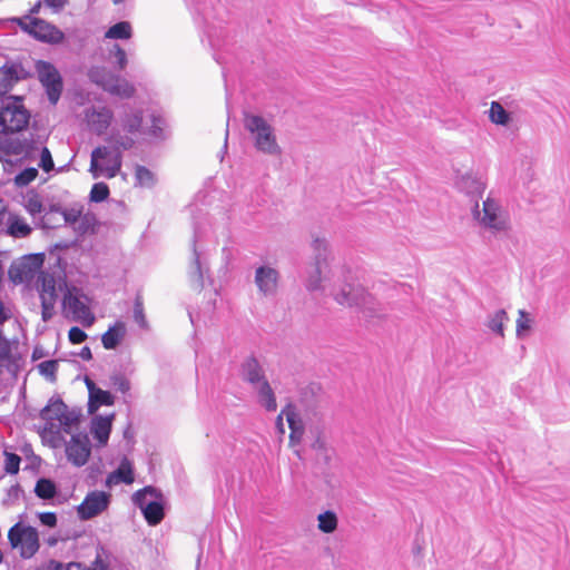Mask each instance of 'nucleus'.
Returning a JSON list of instances; mask_svg holds the SVG:
<instances>
[{"label":"nucleus","instance_id":"obj_1","mask_svg":"<svg viewBox=\"0 0 570 570\" xmlns=\"http://www.w3.org/2000/svg\"><path fill=\"white\" fill-rule=\"evenodd\" d=\"M134 135H121L119 130H112L106 138L110 145L98 146L91 151L90 173L94 178L102 174L107 178H114L118 175L122 166V151L134 148L136 141Z\"/></svg>","mask_w":570,"mask_h":570},{"label":"nucleus","instance_id":"obj_2","mask_svg":"<svg viewBox=\"0 0 570 570\" xmlns=\"http://www.w3.org/2000/svg\"><path fill=\"white\" fill-rule=\"evenodd\" d=\"M239 377L257 393V402L267 412L277 410L275 393L266 377L265 370L254 353L245 356L239 363Z\"/></svg>","mask_w":570,"mask_h":570},{"label":"nucleus","instance_id":"obj_3","mask_svg":"<svg viewBox=\"0 0 570 570\" xmlns=\"http://www.w3.org/2000/svg\"><path fill=\"white\" fill-rule=\"evenodd\" d=\"M334 299L348 307H356L370 325H375L386 316L383 306L363 286L346 283L334 294Z\"/></svg>","mask_w":570,"mask_h":570},{"label":"nucleus","instance_id":"obj_4","mask_svg":"<svg viewBox=\"0 0 570 570\" xmlns=\"http://www.w3.org/2000/svg\"><path fill=\"white\" fill-rule=\"evenodd\" d=\"M195 22L203 28L212 47L218 43L222 22L226 21L227 10L219 0H191Z\"/></svg>","mask_w":570,"mask_h":570},{"label":"nucleus","instance_id":"obj_5","mask_svg":"<svg viewBox=\"0 0 570 570\" xmlns=\"http://www.w3.org/2000/svg\"><path fill=\"white\" fill-rule=\"evenodd\" d=\"M244 128L252 135L257 151L268 156L282 155L274 128L264 117L244 111Z\"/></svg>","mask_w":570,"mask_h":570},{"label":"nucleus","instance_id":"obj_6","mask_svg":"<svg viewBox=\"0 0 570 570\" xmlns=\"http://www.w3.org/2000/svg\"><path fill=\"white\" fill-rule=\"evenodd\" d=\"M132 502L141 510L149 525H157L164 520L165 502L159 489L147 485L132 494Z\"/></svg>","mask_w":570,"mask_h":570},{"label":"nucleus","instance_id":"obj_7","mask_svg":"<svg viewBox=\"0 0 570 570\" xmlns=\"http://www.w3.org/2000/svg\"><path fill=\"white\" fill-rule=\"evenodd\" d=\"M35 69L49 102L56 106L63 90L62 76L52 62L41 59L36 60Z\"/></svg>","mask_w":570,"mask_h":570},{"label":"nucleus","instance_id":"obj_8","mask_svg":"<svg viewBox=\"0 0 570 570\" xmlns=\"http://www.w3.org/2000/svg\"><path fill=\"white\" fill-rule=\"evenodd\" d=\"M22 31L27 32L33 39L50 43L57 45L60 43L65 36L63 32L58 29L55 24L41 19V18H16L13 19Z\"/></svg>","mask_w":570,"mask_h":570},{"label":"nucleus","instance_id":"obj_9","mask_svg":"<svg viewBox=\"0 0 570 570\" xmlns=\"http://www.w3.org/2000/svg\"><path fill=\"white\" fill-rule=\"evenodd\" d=\"M30 114L17 101L7 102L0 109V131L4 135L19 132L29 125Z\"/></svg>","mask_w":570,"mask_h":570},{"label":"nucleus","instance_id":"obj_10","mask_svg":"<svg viewBox=\"0 0 570 570\" xmlns=\"http://www.w3.org/2000/svg\"><path fill=\"white\" fill-rule=\"evenodd\" d=\"M312 248L314 252V263L305 286L307 291L315 292L322 288V274L327 267L328 245L324 238L316 237L312 242Z\"/></svg>","mask_w":570,"mask_h":570},{"label":"nucleus","instance_id":"obj_11","mask_svg":"<svg viewBox=\"0 0 570 570\" xmlns=\"http://www.w3.org/2000/svg\"><path fill=\"white\" fill-rule=\"evenodd\" d=\"M81 297L87 298L81 289L75 286L67 288L62 298V307L72 314L75 321H81L83 326L88 327L92 325L95 316L87 304L81 301Z\"/></svg>","mask_w":570,"mask_h":570},{"label":"nucleus","instance_id":"obj_12","mask_svg":"<svg viewBox=\"0 0 570 570\" xmlns=\"http://www.w3.org/2000/svg\"><path fill=\"white\" fill-rule=\"evenodd\" d=\"M111 494L105 491H90L77 507L80 520L88 521L106 511L110 504Z\"/></svg>","mask_w":570,"mask_h":570},{"label":"nucleus","instance_id":"obj_13","mask_svg":"<svg viewBox=\"0 0 570 570\" xmlns=\"http://www.w3.org/2000/svg\"><path fill=\"white\" fill-rule=\"evenodd\" d=\"M91 442L87 433H76L71 435L66 444V456L68 461L77 468L83 466L91 455Z\"/></svg>","mask_w":570,"mask_h":570},{"label":"nucleus","instance_id":"obj_14","mask_svg":"<svg viewBox=\"0 0 570 570\" xmlns=\"http://www.w3.org/2000/svg\"><path fill=\"white\" fill-rule=\"evenodd\" d=\"M43 254L24 255L19 264L11 265L9 276L13 283H22L32 278L42 267Z\"/></svg>","mask_w":570,"mask_h":570},{"label":"nucleus","instance_id":"obj_15","mask_svg":"<svg viewBox=\"0 0 570 570\" xmlns=\"http://www.w3.org/2000/svg\"><path fill=\"white\" fill-rule=\"evenodd\" d=\"M456 187L461 193H464L466 196L471 198L472 202H474L472 214L474 218H479L481 216V213L479 209L478 199L481 198L484 193V183L479 177L473 176L472 174H465L458 178Z\"/></svg>","mask_w":570,"mask_h":570},{"label":"nucleus","instance_id":"obj_16","mask_svg":"<svg viewBox=\"0 0 570 570\" xmlns=\"http://www.w3.org/2000/svg\"><path fill=\"white\" fill-rule=\"evenodd\" d=\"M58 298L56 289V281L53 276H45L41 279L40 299H41V318L49 322L55 315V306Z\"/></svg>","mask_w":570,"mask_h":570},{"label":"nucleus","instance_id":"obj_17","mask_svg":"<svg viewBox=\"0 0 570 570\" xmlns=\"http://www.w3.org/2000/svg\"><path fill=\"white\" fill-rule=\"evenodd\" d=\"M279 273L277 269L269 266H259L255 272V284L258 291L265 295L271 296L276 293Z\"/></svg>","mask_w":570,"mask_h":570},{"label":"nucleus","instance_id":"obj_18","mask_svg":"<svg viewBox=\"0 0 570 570\" xmlns=\"http://www.w3.org/2000/svg\"><path fill=\"white\" fill-rule=\"evenodd\" d=\"M86 118L90 129L97 134L102 135L109 128L111 120L114 118L112 111L108 107H92L87 109Z\"/></svg>","mask_w":570,"mask_h":570},{"label":"nucleus","instance_id":"obj_19","mask_svg":"<svg viewBox=\"0 0 570 570\" xmlns=\"http://www.w3.org/2000/svg\"><path fill=\"white\" fill-rule=\"evenodd\" d=\"M320 391V385L315 383H312L301 390L298 405L305 411L307 415L316 416L318 414L321 403Z\"/></svg>","mask_w":570,"mask_h":570},{"label":"nucleus","instance_id":"obj_20","mask_svg":"<svg viewBox=\"0 0 570 570\" xmlns=\"http://www.w3.org/2000/svg\"><path fill=\"white\" fill-rule=\"evenodd\" d=\"M197 242H198V228L195 225L194 226V235H193V239H191L193 262L190 264L189 278H190V282L195 284V287L197 289H202L204 287V275H205V273L208 272V268L204 267V265L200 261V255H199V253L197 250V246H196Z\"/></svg>","mask_w":570,"mask_h":570},{"label":"nucleus","instance_id":"obj_21","mask_svg":"<svg viewBox=\"0 0 570 570\" xmlns=\"http://www.w3.org/2000/svg\"><path fill=\"white\" fill-rule=\"evenodd\" d=\"M0 72L3 76L2 81L4 88H11L21 80L32 78V73L27 70L21 62L17 61H7L0 67Z\"/></svg>","mask_w":570,"mask_h":570},{"label":"nucleus","instance_id":"obj_22","mask_svg":"<svg viewBox=\"0 0 570 570\" xmlns=\"http://www.w3.org/2000/svg\"><path fill=\"white\" fill-rule=\"evenodd\" d=\"M144 111L142 109L125 110L119 118L120 127L122 131L129 135H144L146 134L145 127L142 126Z\"/></svg>","mask_w":570,"mask_h":570},{"label":"nucleus","instance_id":"obj_23","mask_svg":"<svg viewBox=\"0 0 570 570\" xmlns=\"http://www.w3.org/2000/svg\"><path fill=\"white\" fill-rule=\"evenodd\" d=\"M115 414L110 415H95L90 422V432L94 438L98 441L99 445L105 446L109 441V436L112 430V421Z\"/></svg>","mask_w":570,"mask_h":570},{"label":"nucleus","instance_id":"obj_24","mask_svg":"<svg viewBox=\"0 0 570 570\" xmlns=\"http://www.w3.org/2000/svg\"><path fill=\"white\" fill-rule=\"evenodd\" d=\"M499 209L498 204L493 199L487 198L483 202V216L482 218H478L480 219L481 225L497 232L503 230L505 228V223L500 219L498 215Z\"/></svg>","mask_w":570,"mask_h":570},{"label":"nucleus","instance_id":"obj_25","mask_svg":"<svg viewBox=\"0 0 570 570\" xmlns=\"http://www.w3.org/2000/svg\"><path fill=\"white\" fill-rule=\"evenodd\" d=\"M126 324L121 321H116L109 328L101 335V343L106 350H115L119 346L126 336Z\"/></svg>","mask_w":570,"mask_h":570},{"label":"nucleus","instance_id":"obj_26","mask_svg":"<svg viewBox=\"0 0 570 570\" xmlns=\"http://www.w3.org/2000/svg\"><path fill=\"white\" fill-rule=\"evenodd\" d=\"M67 411V404L59 394L52 395L47 405L40 411L39 416L46 422L59 421L63 412Z\"/></svg>","mask_w":570,"mask_h":570},{"label":"nucleus","instance_id":"obj_27","mask_svg":"<svg viewBox=\"0 0 570 570\" xmlns=\"http://www.w3.org/2000/svg\"><path fill=\"white\" fill-rule=\"evenodd\" d=\"M134 482V468L127 456H124L118 468L108 474L107 485L125 483L130 484Z\"/></svg>","mask_w":570,"mask_h":570},{"label":"nucleus","instance_id":"obj_28","mask_svg":"<svg viewBox=\"0 0 570 570\" xmlns=\"http://www.w3.org/2000/svg\"><path fill=\"white\" fill-rule=\"evenodd\" d=\"M89 78L92 82L110 94L112 87L117 83L119 76L114 75L105 68L94 67L89 70Z\"/></svg>","mask_w":570,"mask_h":570},{"label":"nucleus","instance_id":"obj_29","mask_svg":"<svg viewBox=\"0 0 570 570\" xmlns=\"http://www.w3.org/2000/svg\"><path fill=\"white\" fill-rule=\"evenodd\" d=\"M26 532L27 534L22 539V544H20L19 547L21 548L20 556L23 559H29L38 552L40 543L39 534L36 528L27 525Z\"/></svg>","mask_w":570,"mask_h":570},{"label":"nucleus","instance_id":"obj_30","mask_svg":"<svg viewBox=\"0 0 570 570\" xmlns=\"http://www.w3.org/2000/svg\"><path fill=\"white\" fill-rule=\"evenodd\" d=\"M115 404V396L111 392L102 390L98 387L97 390H91V395L88 400V413L95 414L98 409L102 405L105 406H111Z\"/></svg>","mask_w":570,"mask_h":570},{"label":"nucleus","instance_id":"obj_31","mask_svg":"<svg viewBox=\"0 0 570 570\" xmlns=\"http://www.w3.org/2000/svg\"><path fill=\"white\" fill-rule=\"evenodd\" d=\"M35 494L42 500H52L59 494L57 483L49 478H39L36 482Z\"/></svg>","mask_w":570,"mask_h":570},{"label":"nucleus","instance_id":"obj_32","mask_svg":"<svg viewBox=\"0 0 570 570\" xmlns=\"http://www.w3.org/2000/svg\"><path fill=\"white\" fill-rule=\"evenodd\" d=\"M32 232L27 222L20 216H10L8 219V234L14 238H24Z\"/></svg>","mask_w":570,"mask_h":570},{"label":"nucleus","instance_id":"obj_33","mask_svg":"<svg viewBox=\"0 0 570 570\" xmlns=\"http://www.w3.org/2000/svg\"><path fill=\"white\" fill-rule=\"evenodd\" d=\"M135 179V185L144 188H153L157 183L156 175L149 168L142 165L136 166Z\"/></svg>","mask_w":570,"mask_h":570},{"label":"nucleus","instance_id":"obj_34","mask_svg":"<svg viewBox=\"0 0 570 570\" xmlns=\"http://www.w3.org/2000/svg\"><path fill=\"white\" fill-rule=\"evenodd\" d=\"M489 117L493 124L500 126H508L511 121V114L498 101H492Z\"/></svg>","mask_w":570,"mask_h":570},{"label":"nucleus","instance_id":"obj_35","mask_svg":"<svg viewBox=\"0 0 570 570\" xmlns=\"http://www.w3.org/2000/svg\"><path fill=\"white\" fill-rule=\"evenodd\" d=\"M132 35L131 26L128 21H119L106 31L105 37L109 39H129Z\"/></svg>","mask_w":570,"mask_h":570},{"label":"nucleus","instance_id":"obj_36","mask_svg":"<svg viewBox=\"0 0 570 570\" xmlns=\"http://www.w3.org/2000/svg\"><path fill=\"white\" fill-rule=\"evenodd\" d=\"M0 151L7 156L22 155L24 151L22 139L12 137H4L0 139Z\"/></svg>","mask_w":570,"mask_h":570},{"label":"nucleus","instance_id":"obj_37","mask_svg":"<svg viewBox=\"0 0 570 570\" xmlns=\"http://www.w3.org/2000/svg\"><path fill=\"white\" fill-rule=\"evenodd\" d=\"M508 320L507 312L504 309H498L493 315L489 316L487 326L493 333L503 336L504 322Z\"/></svg>","mask_w":570,"mask_h":570},{"label":"nucleus","instance_id":"obj_38","mask_svg":"<svg viewBox=\"0 0 570 570\" xmlns=\"http://www.w3.org/2000/svg\"><path fill=\"white\" fill-rule=\"evenodd\" d=\"M317 520L318 529L324 533H332L337 528V515L331 510L320 513Z\"/></svg>","mask_w":570,"mask_h":570},{"label":"nucleus","instance_id":"obj_39","mask_svg":"<svg viewBox=\"0 0 570 570\" xmlns=\"http://www.w3.org/2000/svg\"><path fill=\"white\" fill-rule=\"evenodd\" d=\"M282 414H285L291 431L293 428L305 429L302 417L296 412L295 404L287 403L286 406L282 410Z\"/></svg>","mask_w":570,"mask_h":570},{"label":"nucleus","instance_id":"obj_40","mask_svg":"<svg viewBox=\"0 0 570 570\" xmlns=\"http://www.w3.org/2000/svg\"><path fill=\"white\" fill-rule=\"evenodd\" d=\"M109 194H110L109 186L106 183H104V181L95 183L89 193V200L91 203H102V202L107 200V198L109 197Z\"/></svg>","mask_w":570,"mask_h":570},{"label":"nucleus","instance_id":"obj_41","mask_svg":"<svg viewBox=\"0 0 570 570\" xmlns=\"http://www.w3.org/2000/svg\"><path fill=\"white\" fill-rule=\"evenodd\" d=\"M38 176V169L35 168V167H27L24 169H22L21 171H19L14 178H13V181H14V185L17 187H26L28 186L31 181H33Z\"/></svg>","mask_w":570,"mask_h":570},{"label":"nucleus","instance_id":"obj_42","mask_svg":"<svg viewBox=\"0 0 570 570\" xmlns=\"http://www.w3.org/2000/svg\"><path fill=\"white\" fill-rule=\"evenodd\" d=\"M136 92L134 85L119 77L117 83L112 87L110 95L118 96L120 98H131Z\"/></svg>","mask_w":570,"mask_h":570},{"label":"nucleus","instance_id":"obj_43","mask_svg":"<svg viewBox=\"0 0 570 570\" xmlns=\"http://www.w3.org/2000/svg\"><path fill=\"white\" fill-rule=\"evenodd\" d=\"M81 419V409L75 407L69 410L67 406V411L63 412L60 424L63 426V430L68 432V428L79 424Z\"/></svg>","mask_w":570,"mask_h":570},{"label":"nucleus","instance_id":"obj_44","mask_svg":"<svg viewBox=\"0 0 570 570\" xmlns=\"http://www.w3.org/2000/svg\"><path fill=\"white\" fill-rule=\"evenodd\" d=\"M109 56L111 59H114L112 62L119 71L126 68L128 62L127 53L118 43H115L109 50Z\"/></svg>","mask_w":570,"mask_h":570},{"label":"nucleus","instance_id":"obj_45","mask_svg":"<svg viewBox=\"0 0 570 570\" xmlns=\"http://www.w3.org/2000/svg\"><path fill=\"white\" fill-rule=\"evenodd\" d=\"M165 121L160 116L155 114L151 115V126L145 128L146 136H150L156 139H164V126Z\"/></svg>","mask_w":570,"mask_h":570},{"label":"nucleus","instance_id":"obj_46","mask_svg":"<svg viewBox=\"0 0 570 570\" xmlns=\"http://www.w3.org/2000/svg\"><path fill=\"white\" fill-rule=\"evenodd\" d=\"M41 375L46 376L51 383L57 380L58 360H47L38 365Z\"/></svg>","mask_w":570,"mask_h":570},{"label":"nucleus","instance_id":"obj_47","mask_svg":"<svg viewBox=\"0 0 570 570\" xmlns=\"http://www.w3.org/2000/svg\"><path fill=\"white\" fill-rule=\"evenodd\" d=\"M26 527L27 525L16 523L10 528L8 532V539L12 548H18L20 544H22V539L27 534Z\"/></svg>","mask_w":570,"mask_h":570},{"label":"nucleus","instance_id":"obj_48","mask_svg":"<svg viewBox=\"0 0 570 570\" xmlns=\"http://www.w3.org/2000/svg\"><path fill=\"white\" fill-rule=\"evenodd\" d=\"M4 471L8 474L16 475L20 470L21 458L12 452L4 451Z\"/></svg>","mask_w":570,"mask_h":570},{"label":"nucleus","instance_id":"obj_49","mask_svg":"<svg viewBox=\"0 0 570 570\" xmlns=\"http://www.w3.org/2000/svg\"><path fill=\"white\" fill-rule=\"evenodd\" d=\"M109 380H110L111 386L124 394L130 390L129 380L121 373L111 374Z\"/></svg>","mask_w":570,"mask_h":570},{"label":"nucleus","instance_id":"obj_50","mask_svg":"<svg viewBox=\"0 0 570 570\" xmlns=\"http://www.w3.org/2000/svg\"><path fill=\"white\" fill-rule=\"evenodd\" d=\"M134 320L141 327H147V321L144 312V304L139 296L136 297L134 303Z\"/></svg>","mask_w":570,"mask_h":570},{"label":"nucleus","instance_id":"obj_51","mask_svg":"<svg viewBox=\"0 0 570 570\" xmlns=\"http://www.w3.org/2000/svg\"><path fill=\"white\" fill-rule=\"evenodd\" d=\"M531 328V320L529 314L524 309L519 311V317L517 320V336L521 337L524 331Z\"/></svg>","mask_w":570,"mask_h":570},{"label":"nucleus","instance_id":"obj_52","mask_svg":"<svg viewBox=\"0 0 570 570\" xmlns=\"http://www.w3.org/2000/svg\"><path fill=\"white\" fill-rule=\"evenodd\" d=\"M39 167L46 173H50L55 168L51 153L47 147H42L40 151Z\"/></svg>","mask_w":570,"mask_h":570},{"label":"nucleus","instance_id":"obj_53","mask_svg":"<svg viewBox=\"0 0 570 570\" xmlns=\"http://www.w3.org/2000/svg\"><path fill=\"white\" fill-rule=\"evenodd\" d=\"M26 209L31 216H36L43 212V205L38 195H33L27 199Z\"/></svg>","mask_w":570,"mask_h":570},{"label":"nucleus","instance_id":"obj_54","mask_svg":"<svg viewBox=\"0 0 570 570\" xmlns=\"http://www.w3.org/2000/svg\"><path fill=\"white\" fill-rule=\"evenodd\" d=\"M87 337L86 332L78 326H72L68 332V338L71 344H81Z\"/></svg>","mask_w":570,"mask_h":570},{"label":"nucleus","instance_id":"obj_55","mask_svg":"<svg viewBox=\"0 0 570 570\" xmlns=\"http://www.w3.org/2000/svg\"><path fill=\"white\" fill-rule=\"evenodd\" d=\"M38 519L42 525L55 528L58 523L57 514L55 512H39Z\"/></svg>","mask_w":570,"mask_h":570},{"label":"nucleus","instance_id":"obj_56","mask_svg":"<svg viewBox=\"0 0 570 570\" xmlns=\"http://www.w3.org/2000/svg\"><path fill=\"white\" fill-rule=\"evenodd\" d=\"M63 208L58 204H52L49 207V210L45 213V215L41 218V227L42 228H51L52 225L50 224L49 215L50 213H60Z\"/></svg>","mask_w":570,"mask_h":570},{"label":"nucleus","instance_id":"obj_57","mask_svg":"<svg viewBox=\"0 0 570 570\" xmlns=\"http://www.w3.org/2000/svg\"><path fill=\"white\" fill-rule=\"evenodd\" d=\"M312 449L318 453H326L327 452V446H326V442L322 435V432H317V435L315 438V440L313 441L312 443Z\"/></svg>","mask_w":570,"mask_h":570},{"label":"nucleus","instance_id":"obj_58","mask_svg":"<svg viewBox=\"0 0 570 570\" xmlns=\"http://www.w3.org/2000/svg\"><path fill=\"white\" fill-rule=\"evenodd\" d=\"M61 215L67 224H76L79 220L80 212L73 209H62Z\"/></svg>","mask_w":570,"mask_h":570},{"label":"nucleus","instance_id":"obj_59","mask_svg":"<svg viewBox=\"0 0 570 570\" xmlns=\"http://www.w3.org/2000/svg\"><path fill=\"white\" fill-rule=\"evenodd\" d=\"M304 432L305 429L293 428V430L289 433V444H298L303 439Z\"/></svg>","mask_w":570,"mask_h":570},{"label":"nucleus","instance_id":"obj_60","mask_svg":"<svg viewBox=\"0 0 570 570\" xmlns=\"http://www.w3.org/2000/svg\"><path fill=\"white\" fill-rule=\"evenodd\" d=\"M22 146L24 148V151L22 153L26 157H30L33 151L37 150L36 142L32 138L30 139H22Z\"/></svg>","mask_w":570,"mask_h":570},{"label":"nucleus","instance_id":"obj_61","mask_svg":"<svg viewBox=\"0 0 570 570\" xmlns=\"http://www.w3.org/2000/svg\"><path fill=\"white\" fill-rule=\"evenodd\" d=\"M43 3L53 9L55 12L60 11L67 3L68 0H42Z\"/></svg>","mask_w":570,"mask_h":570},{"label":"nucleus","instance_id":"obj_62","mask_svg":"<svg viewBox=\"0 0 570 570\" xmlns=\"http://www.w3.org/2000/svg\"><path fill=\"white\" fill-rule=\"evenodd\" d=\"M22 494H23V490L18 483L14 485H11L8 490V498L11 500H17Z\"/></svg>","mask_w":570,"mask_h":570},{"label":"nucleus","instance_id":"obj_63","mask_svg":"<svg viewBox=\"0 0 570 570\" xmlns=\"http://www.w3.org/2000/svg\"><path fill=\"white\" fill-rule=\"evenodd\" d=\"M83 361H90L92 360V353L89 346H83L79 354H78Z\"/></svg>","mask_w":570,"mask_h":570},{"label":"nucleus","instance_id":"obj_64","mask_svg":"<svg viewBox=\"0 0 570 570\" xmlns=\"http://www.w3.org/2000/svg\"><path fill=\"white\" fill-rule=\"evenodd\" d=\"M85 383H86V386H87V389H88L89 396H90V395H91V390H92V391H94V390H97V389H98V386L96 385V383H95L92 380H90V379H89V377H87V376L85 377Z\"/></svg>","mask_w":570,"mask_h":570}]
</instances>
